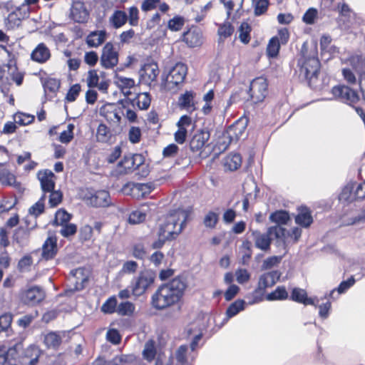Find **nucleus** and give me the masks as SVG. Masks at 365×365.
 Wrapping results in <instances>:
<instances>
[{"instance_id": "nucleus-56", "label": "nucleus", "mask_w": 365, "mask_h": 365, "mask_svg": "<svg viewBox=\"0 0 365 365\" xmlns=\"http://www.w3.org/2000/svg\"><path fill=\"white\" fill-rule=\"evenodd\" d=\"M318 11L314 8H309L302 17L303 21L307 24H313L317 17Z\"/></svg>"}, {"instance_id": "nucleus-48", "label": "nucleus", "mask_w": 365, "mask_h": 365, "mask_svg": "<svg viewBox=\"0 0 365 365\" xmlns=\"http://www.w3.org/2000/svg\"><path fill=\"white\" fill-rule=\"evenodd\" d=\"M115 83L122 90L130 89L135 85V81L133 78H126L121 76H116Z\"/></svg>"}, {"instance_id": "nucleus-60", "label": "nucleus", "mask_w": 365, "mask_h": 365, "mask_svg": "<svg viewBox=\"0 0 365 365\" xmlns=\"http://www.w3.org/2000/svg\"><path fill=\"white\" fill-rule=\"evenodd\" d=\"M109 129L103 124H100L97 129L96 137L100 142H106L109 136Z\"/></svg>"}, {"instance_id": "nucleus-17", "label": "nucleus", "mask_w": 365, "mask_h": 365, "mask_svg": "<svg viewBox=\"0 0 365 365\" xmlns=\"http://www.w3.org/2000/svg\"><path fill=\"white\" fill-rule=\"evenodd\" d=\"M38 179L40 181L41 187L44 194L54 190L56 176L51 170L39 171L38 173Z\"/></svg>"}, {"instance_id": "nucleus-18", "label": "nucleus", "mask_w": 365, "mask_h": 365, "mask_svg": "<svg viewBox=\"0 0 365 365\" xmlns=\"http://www.w3.org/2000/svg\"><path fill=\"white\" fill-rule=\"evenodd\" d=\"M72 279L71 280L75 285V289H83L87 283L89 277V272L87 269L79 267L71 271Z\"/></svg>"}, {"instance_id": "nucleus-9", "label": "nucleus", "mask_w": 365, "mask_h": 365, "mask_svg": "<svg viewBox=\"0 0 365 365\" xmlns=\"http://www.w3.org/2000/svg\"><path fill=\"white\" fill-rule=\"evenodd\" d=\"M141 154L125 155L113 170L115 176L125 175L135 171V165L140 163Z\"/></svg>"}, {"instance_id": "nucleus-13", "label": "nucleus", "mask_w": 365, "mask_h": 365, "mask_svg": "<svg viewBox=\"0 0 365 365\" xmlns=\"http://www.w3.org/2000/svg\"><path fill=\"white\" fill-rule=\"evenodd\" d=\"M158 74L159 69L155 63H146L140 71V80L147 85L155 81Z\"/></svg>"}, {"instance_id": "nucleus-19", "label": "nucleus", "mask_w": 365, "mask_h": 365, "mask_svg": "<svg viewBox=\"0 0 365 365\" xmlns=\"http://www.w3.org/2000/svg\"><path fill=\"white\" fill-rule=\"evenodd\" d=\"M280 277L278 271L266 272L259 277L257 289L259 292L264 291L267 288L271 287L276 284Z\"/></svg>"}, {"instance_id": "nucleus-23", "label": "nucleus", "mask_w": 365, "mask_h": 365, "mask_svg": "<svg viewBox=\"0 0 365 365\" xmlns=\"http://www.w3.org/2000/svg\"><path fill=\"white\" fill-rule=\"evenodd\" d=\"M252 236L257 248L265 252L270 249L271 238L268 231L267 233H261L259 231L255 230L252 232Z\"/></svg>"}, {"instance_id": "nucleus-63", "label": "nucleus", "mask_w": 365, "mask_h": 365, "mask_svg": "<svg viewBox=\"0 0 365 365\" xmlns=\"http://www.w3.org/2000/svg\"><path fill=\"white\" fill-rule=\"evenodd\" d=\"M282 257L272 256L267 258L262 263V269H269L280 263Z\"/></svg>"}, {"instance_id": "nucleus-38", "label": "nucleus", "mask_w": 365, "mask_h": 365, "mask_svg": "<svg viewBox=\"0 0 365 365\" xmlns=\"http://www.w3.org/2000/svg\"><path fill=\"white\" fill-rule=\"evenodd\" d=\"M135 307L133 303L126 301L118 305L117 313L121 316H130L135 312Z\"/></svg>"}, {"instance_id": "nucleus-33", "label": "nucleus", "mask_w": 365, "mask_h": 365, "mask_svg": "<svg viewBox=\"0 0 365 365\" xmlns=\"http://www.w3.org/2000/svg\"><path fill=\"white\" fill-rule=\"evenodd\" d=\"M41 354V349L36 345H30L24 352L25 357L29 359L28 365H36Z\"/></svg>"}, {"instance_id": "nucleus-43", "label": "nucleus", "mask_w": 365, "mask_h": 365, "mask_svg": "<svg viewBox=\"0 0 365 365\" xmlns=\"http://www.w3.org/2000/svg\"><path fill=\"white\" fill-rule=\"evenodd\" d=\"M280 44L279 37H272L267 45V55L272 58L276 57L279 53Z\"/></svg>"}, {"instance_id": "nucleus-40", "label": "nucleus", "mask_w": 365, "mask_h": 365, "mask_svg": "<svg viewBox=\"0 0 365 365\" xmlns=\"http://www.w3.org/2000/svg\"><path fill=\"white\" fill-rule=\"evenodd\" d=\"M0 182L4 185H13L16 182V177L8 169H0Z\"/></svg>"}, {"instance_id": "nucleus-25", "label": "nucleus", "mask_w": 365, "mask_h": 365, "mask_svg": "<svg viewBox=\"0 0 365 365\" xmlns=\"http://www.w3.org/2000/svg\"><path fill=\"white\" fill-rule=\"evenodd\" d=\"M267 231L271 239L274 237L279 242H282L284 245L287 244V242H289V231L285 228L275 225L269 227Z\"/></svg>"}, {"instance_id": "nucleus-52", "label": "nucleus", "mask_w": 365, "mask_h": 365, "mask_svg": "<svg viewBox=\"0 0 365 365\" xmlns=\"http://www.w3.org/2000/svg\"><path fill=\"white\" fill-rule=\"evenodd\" d=\"M46 196L43 195L39 200L32 205L29 209V213L35 217L41 215L44 210V200Z\"/></svg>"}, {"instance_id": "nucleus-42", "label": "nucleus", "mask_w": 365, "mask_h": 365, "mask_svg": "<svg viewBox=\"0 0 365 365\" xmlns=\"http://www.w3.org/2000/svg\"><path fill=\"white\" fill-rule=\"evenodd\" d=\"M288 297V293L284 287H278L274 292L267 295V299L269 301L283 300Z\"/></svg>"}, {"instance_id": "nucleus-20", "label": "nucleus", "mask_w": 365, "mask_h": 365, "mask_svg": "<svg viewBox=\"0 0 365 365\" xmlns=\"http://www.w3.org/2000/svg\"><path fill=\"white\" fill-rule=\"evenodd\" d=\"M290 298L292 300L304 305H313L317 307L319 303V299L317 297H308L306 290L298 287H295L292 289Z\"/></svg>"}, {"instance_id": "nucleus-8", "label": "nucleus", "mask_w": 365, "mask_h": 365, "mask_svg": "<svg viewBox=\"0 0 365 365\" xmlns=\"http://www.w3.org/2000/svg\"><path fill=\"white\" fill-rule=\"evenodd\" d=\"M118 63V51L111 42H107L102 48L100 64L106 69L114 68Z\"/></svg>"}, {"instance_id": "nucleus-37", "label": "nucleus", "mask_w": 365, "mask_h": 365, "mask_svg": "<svg viewBox=\"0 0 365 365\" xmlns=\"http://www.w3.org/2000/svg\"><path fill=\"white\" fill-rule=\"evenodd\" d=\"M141 162L140 163H138L137 165H135V175L138 178H146L150 172V165L148 163H147L145 162V158L143 155H141V159H140Z\"/></svg>"}, {"instance_id": "nucleus-27", "label": "nucleus", "mask_w": 365, "mask_h": 365, "mask_svg": "<svg viewBox=\"0 0 365 365\" xmlns=\"http://www.w3.org/2000/svg\"><path fill=\"white\" fill-rule=\"evenodd\" d=\"M155 188L152 182L134 183L131 188L132 195L137 198L145 197L149 195Z\"/></svg>"}, {"instance_id": "nucleus-3", "label": "nucleus", "mask_w": 365, "mask_h": 365, "mask_svg": "<svg viewBox=\"0 0 365 365\" xmlns=\"http://www.w3.org/2000/svg\"><path fill=\"white\" fill-rule=\"evenodd\" d=\"M299 76L306 80L310 87H318L317 80L319 74L320 62L315 56L302 57L299 60Z\"/></svg>"}, {"instance_id": "nucleus-50", "label": "nucleus", "mask_w": 365, "mask_h": 365, "mask_svg": "<svg viewBox=\"0 0 365 365\" xmlns=\"http://www.w3.org/2000/svg\"><path fill=\"white\" fill-rule=\"evenodd\" d=\"M255 5V15L260 16L264 14L269 6V0H253Z\"/></svg>"}, {"instance_id": "nucleus-62", "label": "nucleus", "mask_w": 365, "mask_h": 365, "mask_svg": "<svg viewBox=\"0 0 365 365\" xmlns=\"http://www.w3.org/2000/svg\"><path fill=\"white\" fill-rule=\"evenodd\" d=\"M28 237V232L23 228L19 229L14 235V240L21 245H24L26 243Z\"/></svg>"}, {"instance_id": "nucleus-47", "label": "nucleus", "mask_w": 365, "mask_h": 365, "mask_svg": "<svg viewBox=\"0 0 365 365\" xmlns=\"http://www.w3.org/2000/svg\"><path fill=\"white\" fill-rule=\"evenodd\" d=\"M176 125L178 130L185 131V134L187 135L188 128L190 127L192 128V118L187 115H184L180 117V120L176 123Z\"/></svg>"}, {"instance_id": "nucleus-51", "label": "nucleus", "mask_w": 365, "mask_h": 365, "mask_svg": "<svg viewBox=\"0 0 365 365\" xmlns=\"http://www.w3.org/2000/svg\"><path fill=\"white\" fill-rule=\"evenodd\" d=\"M73 129L74 125L73 124H68L67 129L61 133L59 135V140L62 143H68L73 138Z\"/></svg>"}, {"instance_id": "nucleus-12", "label": "nucleus", "mask_w": 365, "mask_h": 365, "mask_svg": "<svg viewBox=\"0 0 365 365\" xmlns=\"http://www.w3.org/2000/svg\"><path fill=\"white\" fill-rule=\"evenodd\" d=\"M71 18L78 23H86L89 18V13L85 4L80 1H74L71 8Z\"/></svg>"}, {"instance_id": "nucleus-32", "label": "nucleus", "mask_w": 365, "mask_h": 365, "mask_svg": "<svg viewBox=\"0 0 365 365\" xmlns=\"http://www.w3.org/2000/svg\"><path fill=\"white\" fill-rule=\"evenodd\" d=\"M312 222V217L308 208L302 207L299 210V213L295 217V222L297 225L303 227H308Z\"/></svg>"}, {"instance_id": "nucleus-11", "label": "nucleus", "mask_w": 365, "mask_h": 365, "mask_svg": "<svg viewBox=\"0 0 365 365\" xmlns=\"http://www.w3.org/2000/svg\"><path fill=\"white\" fill-rule=\"evenodd\" d=\"M84 199L88 204L93 207H107L110 204L109 192L106 190L88 191Z\"/></svg>"}, {"instance_id": "nucleus-22", "label": "nucleus", "mask_w": 365, "mask_h": 365, "mask_svg": "<svg viewBox=\"0 0 365 365\" xmlns=\"http://www.w3.org/2000/svg\"><path fill=\"white\" fill-rule=\"evenodd\" d=\"M195 96V93L192 91H185L183 94L180 95L178 99L180 108L190 113L194 111L196 109Z\"/></svg>"}, {"instance_id": "nucleus-53", "label": "nucleus", "mask_w": 365, "mask_h": 365, "mask_svg": "<svg viewBox=\"0 0 365 365\" xmlns=\"http://www.w3.org/2000/svg\"><path fill=\"white\" fill-rule=\"evenodd\" d=\"M155 348L153 341H148L145 344L143 352V357L148 361H150L154 359L155 356Z\"/></svg>"}, {"instance_id": "nucleus-16", "label": "nucleus", "mask_w": 365, "mask_h": 365, "mask_svg": "<svg viewBox=\"0 0 365 365\" xmlns=\"http://www.w3.org/2000/svg\"><path fill=\"white\" fill-rule=\"evenodd\" d=\"M246 128V120H239L230 125L226 132L227 137L230 139V143L237 142L243 138L245 135Z\"/></svg>"}, {"instance_id": "nucleus-29", "label": "nucleus", "mask_w": 365, "mask_h": 365, "mask_svg": "<svg viewBox=\"0 0 365 365\" xmlns=\"http://www.w3.org/2000/svg\"><path fill=\"white\" fill-rule=\"evenodd\" d=\"M128 21V15L121 10L115 11L109 18V24L114 29L122 27Z\"/></svg>"}, {"instance_id": "nucleus-61", "label": "nucleus", "mask_w": 365, "mask_h": 365, "mask_svg": "<svg viewBox=\"0 0 365 365\" xmlns=\"http://www.w3.org/2000/svg\"><path fill=\"white\" fill-rule=\"evenodd\" d=\"M234 28L229 23L221 25L218 29L220 38H226L232 35Z\"/></svg>"}, {"instance_id": "nucleus-45", "label": "nucleus", "mask_w": 365, "mask_h": 365, "mask_svg": "<svg viewBox=\"0 0 365 365\" xmlns=\"http://www.w3.org/2000/svg\"><path fill=\"white\" fill-rule=\"evenodd\" d=\"M15 123L19 125H26L31 123L34 120V116L24 113H17L14 115Z\"/></svg>"}, {"instance_id": "nucleus-34", "label": "nucleus", "mask_w": 365, "mask_h": 365, "mask_svg": "<svg viewBox=\"0 0 365 365\" xmlns=\"http://www.w3.org/2000/svg\"><path fill=\"white\" fill-rule=\"evenodd\" d=\"M19 13L20 9H17L16 10L11 12L5 19V25L9 29H13L19 26L21 18L24 17V16H19Z\"/></svg>"}, {"instance_id": "nucleus-21", "label": "nucleus", "mask_w": 365, "mask_h": 365, "mask_svg": "<svg viewBox=\"0 0 365 365\" xmlns=\"http://www.w3.org/2000/svg\"><path fill=\"white\" fill-rule=\"evenodd\" d=\"M50 58V49L43 43H38L31 54V60L39 63H46Z\"/></svg>"}, {"instance_id": "nucleus-7", "label": "nucleus", "mask_w": 365, "mask_h": 365, "mask_svg": "<svg viewBox=\"0 0 365 365\" xmlns=\"http://www.w3.org/2000/svg\"><path fill=\"white\" fill-rule=\"evenodd\" d=\"M365 198V181L361 184L350 183L346 185L339 195V200L353 202Z\"/></svg>"}, {"instance_id": "nucleus-5", "label": "nucleus", "mask_w": 365, "mask_h": 365, "mask_svg": "<svg viewBox=\"0 0 365 365\" xmlns=\"http://www.w3.org/2000/svg\"><path fill=\"white\" fill-rule=\"evenodd\" d=\"M187 66L182 63H176L170 71L164 83L165 88L169 91H173L181 85L187 75Z\"/></svg>"}, {"instance_id": "nucleus-14", "label": "nucleus", "mask_w": 365, "mask_h": 365, "mask_svg": "<svg viewBox=\"0 0 365 365\" xmlns=\"http://www.w3.org/2000/svg\"><path fill=\"white\" fill-rule=\"evenodd\" d=\"M45 297L43 290L39 287H32L24 292L22 300L27 304L34 305L41 302Z\"/></svg>"}, {"instance_id": "nucleus-39", "label": "nucleus", "mask_w": 365, "mask_h": 365, "mask_svg": "<svg viewBox=\"0 0 365 365\" xmlns=\"http://www.w3.org/2000/svg\"><path fill=\"white\" fill-rule=\"evenodd\" d=\"M118 302L115 296L109 297L102 305L101 311L105 314L117 312Z\"/></svg>"}, {"instance_id": "nucleus-15", "label": "nucleus", "mask_w": 365, "mask_h": 365, "mask_svg": "<svg viewBox=\"0 0 365 365\" xmlns=\"http://www.w3.org/2000/svg\"><path fill=\"white\" fill-rule=\"evenodd\" d=\"M210 136V132L207 128H202L197 130L190 142V147L191 150H201L209 140Z\"/></svg>"}, {"instance_id": "nucleus-54", "label": "nucleus", "mask_w": 365, "mask_h": 365, "mask_svg": "<svg viewBox=\"0 0 365 365\" xmlns=\"http://www.w3.org/2000/svg\"><path fill=\"white\" fill-rule=\"evenodd\" d=\"M145 217L146 215L143 211L135 210L130 214L128 222L132 225L139 224L145 220Z\"/></svg>"}, {"instance_id": "nucleus-49", "label": "nucleus", "mask_w": 365, "mask_h": 365, "mask_svg": "<svg viewBox=\"0 0 365 365\" xmlns=\"http://www.w3.org/2000/svg\"><path fill=\"white\" fill-rule=\"evenodd\" d=\"M71 215L64 210H58L55 216V222L58 225H63L71 220Z\"/></svg>"}, {"instance_id": "nucleus-58", "label": "nucleus", "mask_w": 365, "mask_h": 365, "mask_svg": "<svg viewBox=\"0 0 365 365\" xmlns=\"http://www.w3.org/2000/svg\"><path fill=\"white\" fill-rule=\"evenodd\" d=\"M48 192L50 193L48 201L50 206L52 207H56L62 201L63 195L61 192L53 190Z\"/></svg>"}, {"instance_id": "nucleus-2", "label": "nucleus", "mask_w": 365, "mask_h": 365, "mask_svg": "<svg viewBox=\"0 0 365 365\" xmlns=\"http://www.w3.org/2000/svg\"><path fill=\"white\" fill-rule=\"evenodd\" d=\"M190 214L188 210L180 208L170 211L160 225L158 231L163 236L175 240L185 227Z\"/></svg>"}, {"instance_id": "nucleus-24", "label": "nucleus", "mask_w": 365, "mask_h": 365, "mask_svg": "<svg viewBox=\"0 0 365 365\" xmlns=\"http://www.w3.org/2000/svg\"><path fill=\"white\" fill-rule=\"evenodd\" d=\"M107 38V32L105 30L91 31L86 37V42L91 48H97L104 43Z\"/></svg>"}, {"instance_id": "nucleus-26", "label": "nucleus", "mask_w": 365, "mask_h": 365, "mask_svg": "<svg viewBox=\"0 0 365 365\" xmlns=\"http://www.w3.org/2000/svg\"><path fill=\"white\" fill-rule=\"evenodd\" d=\"M57 252V240L54 237H49L42 247V257L48 260L52 259Z\"/></svg>"}, {"instance_id": "nucleus-35", "label": "nucleus", "mask_w": 365, "mask_h": 365, "mask_svg": "<svg viewBox=\"0 0 365 365\" xmlns=\"http://www.w3.org/2000/svg\"><path fill=\"white\" fill-rule=\"evenodd\" d=\"M242 158L240 154L234 153L227 155L225 160V166L230 170H235L240 167Z\"/></svg>"}, {"instance_id": "nucleus-46", "label": "nucleus", "mask_w": 365, "mask_h": 365, "mask_svg": "<svg viewBox=\"0 0 365 365\" xmlns=\"http://www.w3.org/2000/svg\"><path fill=\"white\" fill-rule=\"evenodd\" d=\"M251 27L247 22H243L239 28V38L244 43H249L250 40V33Z\"/></svg>"}, {"instance_id": "nucleus-1", "label": "nucleus", "mask_w": 365, "mask_h": 365, "mask_svg": "<svg viewBox=\"0 0 365 365\" xmlns=\"http://www.w3.org/2000/svg\"><path fill=\"white\" fill-rule=\"evenodd\" d=\"M186 287L185 282L180 277L162 284L152 296L153 307L161 310L177 304L182 297Z\"/></svg>"}, {"instance_id": "nucleus-59", "label": "nucleus", "mask_w": 365, "mask_h": 365, "mask_svg": "<svg viewBox=\"0 0 365 365\" xmlns=\"http://www.w3.org/2000/svg\"><path fill=\"white\" fill-rule=\"evenodd\" d=\"M77 231V227L75 224L67 223L61 226L60 233L64 237H68L69 236L73 235Z\"/></svg>"}, {"instance_id": "nucleus-36", "label": "nucleus", "mask_w": 365, "mask_h": 365, "mask_svg": "<svg viewBox=\"0 0 365 365\" xmlns=\"http://www.w3.org/2000/svg\"><path fill=\"white\" fill-rule=\"evenodd\" d=\"M289 219V213L284 210L276 211L269 216L270 221L277 224L279 226H280V225H286Z\"/></svg>"}, {"instance_id": "nucleus-6", "label": "nucleus", "mask_w": 365, "mask_h": 365, "mask_svg": "<svg viewBox=\"0 0 365 365\" xmlns=\"http://www.w3.org/2000/svg\"><path fill=\"white\" fill-rule=\"evenodd\" d=\"M267 82L263 77L255 78L250 83L249 94L254 103L262 102L267 95Z\"/></svg>"}, {"instance_id": "nucleus-55", "label": "nucleus", "mask_w": 365, "mask_h": 365, "mask_svg": "<svg viewBox=\"0 0 365 365\" xmlns=\"http://www.w3.org/2000/svg\"><path fill=\"white\" fill-rule=\"evenodd\" d=\"M218 222V215L214 212H209L204 218V225L206 227L214 228Z\"/></svg>"}, {"instance_id": "nucleus-44", "label": "nucleus", "mask_w": 365, "mask_h": 365, "mask_svg": "<svg viewBox=\"0 0 365 365\" xmlns=\"http://www.w3.org/2000/svg\"><path fill=\"white\" fill-rule=\"evenodd\" d=\"M240 249L242 252V263L247 264L252 255L251 242L248 240L244 241Z\"/></svg>"}, {"instance_id": "nucleus-28", "label": "nucleus", "mask_w": 365, "mask_h": 365, "mask_svg": "<svg viewBox=\"0 0 365 365\" xmlns=\"http://www.w3.org/2000/svg\"><path fill=\"white\" fill-rule=\"evenodd\" d=\"M127 104L136 105L140 110H146L150 105V98L148 93H138L134 99L128 98L125 101Z\"/></svg>"}, {"instance_id": "nucleus-4", "label": "nucleus", "mask_w": 365, "mask_h": 365, "mask_svg": "<svg viewBox=\"0 0 365 365\" xmlns=\"http://www.w3.org/2000/svg\"><path fill=\"white\" fill-rule=\"evenodd\" d=\"M155 277L148 270L140 272L139 274L133 279L129 286L131 293L135 297L143 295L148 287L154 282Z\"/></svg>"}, {"instance_id": "nucleus-30", "label": "nucleus", "mask_w": 365, "mask_h": 365, "mask_svg": "<svg viewBox=\"0 0 365 365\" xmlns=\"http://www.w3.org/2000/svg\"><path fill=\"white\" fill-rule=\"evenodd\" d=\"M183 41L190 47L198 46L202 43V34L198 30H190L184 34Z\"/></svg>"}, {"instance_id": "nucleus-10", "label": "nucleus", "mask_w": 365, "mask_h": 365, "mask_svg": "<svg viewBox=\"0 0 365 365\" xmlns=\"http://www.w3.org/2000/svg\"><path fill=\"white\" fill-rule=\"evenodd\" d=\"M331 93L334 96L347 104L356 103L359 100L357 93L346 86H336L332 88Z\"/></svg>"}, {"instance_id": "nucleus-64", "label": "nucleus", "mask_w": 365, "mask_h": 365, "mask_svg": "<svg viewBox=\"0 0 365 365\" xmlns=\"http://www.w3.org/2000/svg\"><path fill=\"white\" fill-rule=\"evenodd\" d=\"M237 282L240 284H244L250 279V274L245 269H238L235 272Z\"/></svg>"}, {"instance_id": "nucleus-31", "label": "nucleus", "mask_w": 365, "mask_h": 365, "mask_svg": "<svg viewBox=\"0 0 365 365\" xmlns=\"http://www.w3.org/2000/svg\"><path fill=\"white\" fill-rule=\"evenodd\" d=\"M43 342L47 348L56 349L62 342V336L58 332L51 331L44 335Z\"/></svg>"}, {"instance_id": "nucleus-41", "label": "nucleus", "mask_w": 365, "mask_h": 365, "mask_svg": "<svg viewBox=\"0 0 365 365\" xmlns=\"http://www.w3.org/2000/svg\"><path fill=\"white\" fill-rule=\"evenodd\" d=\"M245 301L244 300H236L232 303L227 309L226 314L229 318H231L237 314L240 311L245 309Z\"/></svg>"}, {"instance_id": "nucleus-57", "label": "nucleus", "mask_w": 365, "mask_h": 365, "mask_svg": "<svg viewBox=\"0 0 365 365\" xmlns=\"http://www.w3.org/2000/svg\"><path fill=\"white\" fill-rule=\"evenodd\" d=\"M43 87L46 91L55 93L58 90L60 87V81L56 78H48L46 81H45Z\"/></svg>"}]
</instances>
